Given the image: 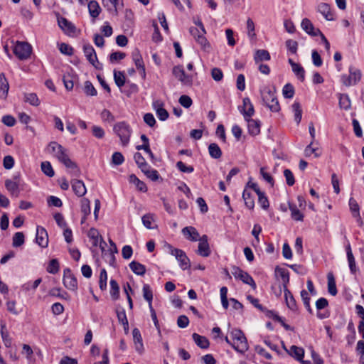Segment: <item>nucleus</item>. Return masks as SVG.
Masks as SVG:
<instances>
[{
  "instance_id": "1",
  "label": "nucleus",
  "mask_w": 364,
  "mask_h": 364,
  "mask_svg": "<svg viewBox=\"0 0 364 364\" xmlns=\"http://www.w3.org/2000/svg\"><path fill=\"white\" fill-rule=\"evenodd\" d=\"M244 104L249 105V109H243L240 110V112L247 122L248 132L252 136H257L260 133V121L250 119L255 114V109L249 97L244 98Z\"/></svg>"
},
{
  "instance_id": "2",
  "label": "nucleus",
  "mask_w": 364,
  "mask_h": 364,
  "mask_svg": "<svg viewBox=\"0 0 364 364\" xmlns=\"http://www.w3.org/2000/svg\"><path fill=\"white\" fill-rule=\"evenodd\" d=\"M276 89L264 87L260 91L263 105L268 107L273 112H278L280 110V105L278 99L275 95Z\"/></svg>"
},
{
  "instance_id": "3",
  "label": "nucleus",
  "mask_w": 364,
  "mask_h": 364,
  "mask_svg": "<svg viewBox=\"0 0 364 364\" xmlns=\"http://www.w3.org/2000/svg\"><path fill=\"white\" fill-rule=\"evenodd\" d=\"M232 341V348L238 353H244L248 348V343L244 333L239 328H233L230 331Z\"/></svg>"
},
{
  "instance_id": "4",
  "label": "nucleus",
  "mask_w": 364,
  "mask_h": 364,
  "mask_svg": "<svg viewBox=\"0 0 364 364\" xmlns=\"http://www.w3.org/2000/svg\"><path fill=\"white\" fill-rule=\"evenodd\" d=\"M114 132L119 137L123 146H127L132 132L131 127L126 122H119L114 125Z\"/></svg>"
},
{
  "instance_id": "5",
  "label": "nucleus",
  "mask_w": 364,
  "mask_h": 364,
  "mask_svg": "<svg viewBox=\"0 0 364 364\" xmlns=\"http://www.w3.org/2000/svg\"><path fill=\"white\" fill-rule=\"evenodd\" d=\"M57 159L62 163L66 168L70 169V173L74 176H79L80 170L77 164L73 161L68 154V150L65 147L61 154L58 156Z\"/></svg>"
},
{
  "instance_id": "6",
  "label": "nucleus",
  "mask_w": 364,
  "mask_h": 364,
  "mask_svg": "<svg viewBox=\"0 0 364 364\" xmlns=\"http://www.w3.org/2000/svg\"><path fill=\"white\" fill-rule=\"evenodd\" d=\"M231 272L236 279L241 280L244 284L250 285L252 289H256L257 284L252 277L248 272L237 266L232 267Z\"/></svg>"
},
{
  "instance_id": "7",
  "label": "nucleus",
  "mask_w": 364,
  "mask_h": 364,
  "mask_svg": "<svg viewBox=\"0 0 364 364\" xmlns=\"http://www.w3.org/2000/svg\"><path fill=\"white\" fill-rule=\"evenodd\" d=\"M168 247L170 250V254L176 257L180 267L183 270L188 269L191 267L190 259L183 250L174 248L171 245H168Z\"/></svg>"
},
{
  "instance_id": "8",
  "label": "nucleus",
  "mask_w": 364,
  "mask_h": 364,
  "mask_svg": "<svg viewBox=\"0 0 364 364\" xmlns=\"http://www.w3.org/2000/svg\"><path fill=\"white\" fill-rule=\"evenodd\" d=\"M31 49L28 43L18 41L14 46V53L19 60H26L30 57Z\"/></svg>"
},
{
  "instance_id": "9",
  "label": "nucleus",
  "mask_w": 364,
  "mask_h": 364,
  "mask_svg": "<svg viewBox=\"0 0 364 364\" xmlns=\"http://www.w3.org/2000/svg\"><path fill=\"white\" fill-rule=\"evenodd\" d=\"M349 76L343 75L341 77V81L343 84L348 87L356 85L360 80L362 75L359 69L352 66L349 68Z\"/></svg>"
},
{
  "instance_id": "10",
  "label": "nucleus",
  "mask_w": 364,
  "mask_h": 364,
  "mask_svg": "<svg viewBox=\"0 0 364 364\" xmlns=\"http://www.w3.org/2000/svg\"><path fill=\"white\" fill-rule=\"evenodd\" d=\"M63 283L65 288L72 291L77 290V280L70 268L63 271Z\"/></svg>"
},
{
  "instance_id": "11",
  "label": "nucleus",
  "mask_w": 364,
  "mask_h": 364,
  "mask_svg": "<svg viewBox=\"0 0 364 364\" xmlns=\"http://www.w3.org/2000/svg\"><path fill=\"white\" fill-rule=\"evenodd\" d=\"M83 52L87 60L90 64H92L96 69H102V65L97 60V54L92 46L90 44L84 45Z\"/></svg>"
},
{
  "instance_id": "12",
  "label": "nucleus",
  "mask_w": 364,
  "mask_h": 364,
  "mask_svg": "<svg viewBox=\"0 0 364 364\" xmlns=\"http://www.w3.org/2000/svg\"><path fill=\"white\" fill-rule=\"evenodd\" d=\"M102 6L114 16L118 15V11L124 7L123 0H102Z\"/></svg>"
},
{
  "instance_id": "13",
  "label": "nucleus",
  "mask_w": 364,
  "mask_h": 364,
  "mask_svg": "<svg viewBox=\"0 0 364 364\" xmlns=\"http://www.w3.org/2000/svg\"><path fill=\"white\" fill-rule=\"evenodd\" d=\"M198 247L196 253L203 257H208L211 254V250L208 243V237L206 235H203L200 237L198 240Z\"/></svg>"
},
{
  "instance_id": "14",
  "label": "nucleus",
  "mask_w": 364,
  "mask_h": 364,
  "mask_svg": "<svg viewBox=\"0 0 364 364\" xmlns=\"http://www.w3.org/2000/svg\"><path fill=\"white\" fill-rule=\"evenodd\" d=\"M58 23L59 27L65 32L67 35H73L75 33L76 27L75 25L69 21L66 18L60 16L58 15Z\"/></svg>"
},
{
  "instance_id": "15",
  "label": "nucleus",
  "mask_w": 364,
  "mask_h": 364,
  "mask_svg": "<svg viewBox=\"0 0 364 364\" xmlns=\"http://www.w3.org/2000/svg\"><path fill=\"white\" fill-rule=\"evenodd\" d=\"M36 242L41 247H46L48 245V236L46 230L41 227L37 226Z\"/></svg>"
},
{
  "instance_id": "16",
  "label": "nucleus",
  "mask_w": 364,
  "mask_h": 364,
  "mask_svg": "<svg viewBox=\"0 0 364 364\" xmlns=\"http://www.w3.org/2000/svg\"><path fill=\"white\" fill-rule=\"evenodd\" d=\"M182 234L186 240L191 242H196L200 239L198 231L193 226H186L181 230Z\"/></svg>"
},
{
  "instance_id": "17",
  "label": "nucleus",
  "mask_w": 364,
  "mask_h": 364,
  "mask_svg": "<svg viewBox=\"0 0 364 364\" xmlns=\"http://www.w3.org/2000/svg\"><path fill=\"white\" fill-rule=\"evenodd\" d=\"M132 336L135 350L139 354H141L144 352V348L140 331L137 328H134L132 330Z\"/></svg>"
},
{
  "instance_id": "18",
  "label": "nucleus",
  "mask_w": 364,
  "mask_h": 364,
  "mask_svg": "<svg viewBox=\"0 0 364 364\" xmlns=\"http://www.w3.org/2000/svg\"><path fill=\"white\" fill-rule=\"evenodd\" d=\"M301 28L311 36H318L321 33L318 28H315L313 23L309 18H304L301 23Z\"/></svg>"
},
{
  "instance_id": "19",
  "label": "nucleus",
  "mask_w": 364,
  "mask_h": 364,
  "mask_svg": "<svg viewBox=\"0 0 364 364\" xmlns=\"http://www.w3.org/2000/svg\"><path fill=\"white\" fill-rule=\"evenodd\" d=\"M132 58L138 70H143V78L146 77V70L142 56L138 48H135L132 53Z\"/></svg>"
},
{
  "instance_id": "20",
  "label": "nucleus",
  "mask_w": 364,
  "mask_h": 364,
  "mask_svg": "<svg viewBox=\"0 0 364 364\" xmlns=\"http://www.w3.org/2000/svg\"><path fill=\"white\" fill-rule=\"evenodd\" d=\"M71 185L76 196L82 197L85 195L87 189L82 181L78 179L72 180Z\"/></svg>"
},
{
  "instance_id": "21",
  "label": "nucleus",
  "mask_w": 364,
  "mask_h": 364,
  "mask_svg": "<svg viewBox=\"0 0 364 364\" xmlns=\"http://www.w3.org/2000/svg\"><path fill=\"white\" fill-rule=\"evenodd\" d=\"M317 11L323 15L327 21H333L334 15L331 11L330 5L326 3H320L318 5Z\"/></svg>"
},
{
  "instance_id": "22",
  "label": "nucleus",
  "mask_w": 364,
  "mask_h": 364,
  "mask_svg": "<svg viewBox=\"0 0 364 364\" xmlns=\"http://www.w3.org/2000/svg\"><path fill=\"white\" fill-rule=\"evenodd\" d=\"M275 274L277 277H279L282 282L283 289L287 287L289 283V272L285 268L279 267V266L275 268Z\"/></svg>"
},
{
  "instance_id": "23",
  "label": "nucleus",
  "mask_w": 364,
  "mask_h": 364,
  "mask_svg": "<svg viewBox=\"0 0 364 364\" xmlns=\"http://www.w3.org/2000/svg\"><path fill=\"white\" fill-rule=\"evenodd\" d=\"M284 293V299L287 304V306L289 309L293 311H296L298 310L296 301L291 294V292L289 290L288 288L283 289Z\"/></svg>"
},
{
  "instance_id": "24",
  "label": "nucleus",
  "mask_w": 364,
  "mask_h": 364,
  "mask_svg": "<svg viewBox=\"0 0 364 364\" xmlns=\"http://www.w3.org/2000/svg\"><path fill=\"white\" fill-rule=\"evenodd\" d=\"M9 90V84L4 73H0V97L6 98Z\"/></svg>"
},
{
  "instance_id": "25",
  "label": "nucleus",
  "mask_w": 364,
  "mask_h": 364,
  "mask_svg": "<svg viewBox=\"0 0 364 364\" xmlns=\"http://www.w3.org/2000/svg\"><path fill=\"white\" fill-rule=\"evenodd\" d=\"M242 198L244 200L245 206L250 210H253L255 208L254 194L245 188L242 193Z\"/></svg>"
},
{
  "instance_id": "26",
  "label": "nucleus",
  "mask_w": 364,
  "mask_h": 364,
  "mask_svg": "<svg viewBox=\"0 0 364 364\" xmlns=\"http://www.w3.org/2000/svg\"><path fill=\"white\" fill-rule=\"evenodd\" d=\"M192 338L196 344L202 349H207L209 347L210 343L208 339L203 336L196 333H193Z\"/></svg>"
},
{
  "instance_id": "27",
  "label": "nucleus",
  "mask_w": 364,
  "mask_h": 364,
  "mask_svg": "<svg viewBox=\"0 0 364 364\" xmlns=\"http://www.w3.org/2000/svg\"><path fill=\"white\" fill-rule=\"evenodd\" d=\"M131 270L136 274L143 276L146 273V267L136 261H132L129 264Z\"/></svg>"
},
{
  "instance_id": "28",
  "label": "nucleus",
  "mask_w": 364,
  "mask_h": 364,
  "mask_svg": "<svg viewBox=\"0 0 364 364\" xmlns=\"http://www.w3.org/2000/svg\"><path fill=\"white\" fill-rule=\"evenodd\" d=\"M88 10L90 16L93 18L98 17L101 12V8L97 1L92 0L88 3Z\"/></svg>"
},
{
  "instance_id": "29",
  "label": "nucleus",
  "mask_w": 364,
  "mask_h": 364,
  "mask_svg": "<svg viewBox=\"0 0 364 364\" xmlns=\"http://www.w3.org/2000/svg\"><path fill=\"white\" fill-rule=\"evenodd\" d=\"M19 186L18 181H12L11 179L5 181L6 188L13 195H18L19 193Z\"/></svg>"
},
{
  "instance_id": "30",
  "label": "nucleus",
  "mask_w": 364,
  "mask_h": 364,
  "mask_svg": "<svg viewBox=\"0 0 364 364\" xmlns=\"http://www.w3.org/2000/svg\"><path fill=\"white\" fill-rule=\"evenodd\" d=\"M271 58L269 53L267 50H257L255 52L254 60L256 63L262 61H267Z\"/></svg>"
},
{
  "instance_id": "31",
  "label": "nucleus",
  "mask_w": 364,
  "mask_h": 364,
  "mask_svg": "<svg viewBox=\"0 0 364 364\" xmlns=\"http://www.w3.org/2000/svg\"><path fill=\"white\" fill-rule=\"evenodd\" d=\"M208 153L211 158L218 159L222 156V151L216 143H211L208 146Z\"/></svg>"
},
{
  "instance_id": "32",
  "label": "nucleus",
  "mask_w": 364,
  "mask_h": 364,
  "mask_svg": "<svg viewBox=\"0 0 364 364\" xmlns=\"http://www.w3.org/2000/svg\"><path fill=\"white\" fill-rule=\"evenodd\" d=\"M289 354L297 360H301L304 356V350L296 346H291Z\"/></svg>"
},
{
  "instance_id": "33",
  "label": "nucleus",
  "mask_w": 364,
  "mask_h": 364,
  "mask_svg": "<svg viewBox=\"0 0 364 364\" xmlns=\"http://www.w3.org/2000/svg\"><path fill=\"white\" fill-rule=\"evenodd\" d=\"M129 182L134 183L139 191L144 193L147 191V186L146 183L139 180L136 175L132 174L129 176Z\"/></svg>"
},
{
  "instance_id": "34",
  "label": "nucleus",
  "mask_w": 364,
  "mask_h": 364,
  "mask_svg": "<svg viewBox=\"0 0 364 364\" xmlns=\"http://www.w3.org/2000/svg\"><path fill=\"white\" fill-rule=\"evenodd\" d=\"M1 335L3 342L6 347L9 348L11 346V338L6 328V324L4 322L1 323Z\"/></svg>"
},
{
  "instance_id": "35",
  "label": "nucleus",
  "mask_w": 364,
  "mask_h": 364,
  "mask_svg": "<svg viewBox=\"0 0 364 364\" xmlns=\"http://www.w3.org/2000/svg\"><path fill=\"white\" fill-rule=\"evenodd\" d=\"M328 279V291L330 294L335 296L337 294V289L333 274L330 272L327 275Z\"/></svg>"
},
{
  "instance_id": "36",
  "label": "nucleus",
  "mask_w": 364,
  "mask_h": 364,
  "mask_svg": "<svg viewBox=\"0 0 364 364\" xmlns=\"http://www.w3.org/2000/svg\"><path fill=\"white\" fill-rule=\"evenodd\" d=\"M289 208L291 211V216L293 220L296 221H303L304 215L297 208L296 205L292 203H289Z\"/></svg>"
},
{
  "instance_id": "37",
  "label": "nucleus",
  "mask_w": 364,
  "mask_h": 364,
  "mask_svg": "<svg viewBox=\"0 0 364 364\" xmlns=\"http://www.w3.org/2000/svg\"><path fill=\"white\" fill-rule=\"evenodd\" d=\"M143 296L144 299L149 304V308L152 306V300H153V291L150 286L147 284H144L143 286Z\"/></svg>"
},
{
  "instance_id": "38",
  "label": "nucleus",
  "mask_w": 364,
  "mask_h": 364,
  "mask_svg": "<svg viewBox=\"0 0 364 364\" xmlns=\"http://www.w3.org/2000/svg\"><path fill=\"white\" fill-rule=\"evenodd\" d=\"M87 236L92 240V245L94 247L98 246L100 237H102L101 235H100L98 230L94 228H92L89 230Z\"/></svg>"
},
{
  "instance_id": "39",
  "label": "nucleus",
  "mask_w": 364,
  "mask_h": 364,
  "mask_svg": "<svg viewBox=\"0 0 364 364\" xmlns=\"http://www.w3.org/2000/svg\"><path fill=\"white\" fill-rule=\"evenodd\" d=\"M125 80L126 78L124 72L117 71L115 70H114V80L119 88H121L124 85L126 82Z\"/></svg>"
},
{
  "instance_id": "40",
  "label": "nucleus",
  "mask_w": 364,
  "mask_h": 364,
  "mask_svg": "<svg viewBox=\"0 0 364 364\" xmlns=\"http://www.w3.org/2000/svg\"><path fill=\"white\" fill-rule=\"evenodd\" d=\"M349 208L354 218H360V206L356 200L351 197L349 199Z\"/></svg>"
},
{
  "instance_id": "41",
  "label": "nucleus",
  "mask_w": 364,
  "mask_h": 364,
  "mask_svg": "<svg viewBox=\"0 0 364 364\" xmlns=\"http://www.w3.org/2000/svg\"><path fill=\"white\" fill-rule=\"evenodd\" d=\"M110 284V295L113 300H117L119 296V287L117 282L112 279L109 282Z\"/></svg>"
},
{
  "instance_id": "42",
  "label": "nucleus",
  "mask_w": 364,
  "mask_h": 364,
  "mask_svg": "<svg viewBox=\"0 0 364 364\" xmlns=\"http://www.w3.org/2000/svg\"><path fill=\"white\" fill-rule=\"evenodd\" d=\"M156 105L161 106L162 105L159 104V102H154V106L156 109L157 117L161 121H165L169 116L168 112L163 107H156Z\"/></svg>"
},
{
  "instance_id": "43",
  "label": "nucleus",
  "mask_w": 364,
  "mask_h": 364,
  "mask_svg": "<svg viewBox=\"0 0 364 364\" xmlns=\"http://www.w3.org/2000/svg\"><path fill=\"white\" fill-rule=\"evenodd\" d=\"M338 100L339 106L341 109L348 110L350 108L351 103L349 96L347 94H340Z\"/></svg>"
},
{
  "instance_id": "44",
  "label": "nucleus",
  "mask_w": 364,
  "mask_h": 364,
  "mask_svg": "<svg viewBox=\"0 0 364 364\" xmlns=\"http://www.w3.org/2000/svg\"><path fill=\"white\" fill-rule=\"evenodd\" d=\"M292 110L294 112V120L297 124H299L302 117V109L301 105L298 102H294L292 105Z\"/></svg>"
},
{
  "instance_id": "45",
  "label": "nucleus",
  "mask_w": 364,
  "mask_h": 364,
  "mask_svg": "<svg viewBox=\"0 0 364 364\" xmlns=\"http://www.w3.org/2000/svg\"><path fill=\"white\" fill-rule=\"evenodd\" d=\"M291 69L297 78L301 82H304L305 80V70L304 68L300 64L297 63L296 65H294Z\"/></svg>"
},
{
  "instance_id": "46",
  "label": "nucleus",
  "mask_w": 364,
  "mask_h": 364,
  "mask_svg": "<svg viewBox=\"0 0 364 364\" xmlns=\"http://www.w3.org/2000/svg\"><path fill=\"white\" fill-rule=\"evenodd\" d=\"M295 93L294 87L291 83H287L282 89V95L284 98L291 99Z\"/></svg>"
},
{
  "instance_id": "47",
  "label": "nucleus",
  "mask_w": 364,
  "mask_h": 364,
  "mask_svg": "<svg viewBox=\"0 0 364 364\" xmlns=\"http://www.w3.org/2000/svg\"><path fill=\"white\" fill-rule=\"evenodd\" d=\"M41 171L48 177H53L55 175V171L49 161H43L41 163Z\"/></svg>"
},
{
  "instance_id": "48",
  "label": "nucleus",
  "mask_w": 364,
  "mask_h": 364,
  "mask_svg": "<svg viewBox=\"0 0 364 364\" xmlns=\"http://www.w3.org/2000/svg\"><path fill=\"white\" fill-rule=\"evenodd\" d=\"M41 282V278L37 279L33 282H28L22 285L21 289L25 291H28L31 289L36 290V289L39 286Z\"/></svg>"
},
{
  "instance_id": "49",
  "label": "nucleus",
  "mask_w": 364,
  "mask_h": 364,
  "mask_svg": "<svg viewBox=\"0 0 364 364\" xmlns=\"http://www.w3.org/2000/svg\"><path fill=\"white\" fill-rule=\"evenodd\" d=\"M301 299L303 301V303H304V305L305 306V308L306 309V310L310 313V314H312L313 313V310L310 306V297L309 296V294L308 292L305 290V289H303L301 291Z\"/></svg>"
},
{
  "instance_id": "50",
  "label": "nucleus",
  "mask_w": 364,
  "mask_h": 364,
  "mask_svg": "<svg viewBox=\"0 0 364 364\" xmlns=\"http://www.w3.org/2000/svg\"><path fill=\"white\" fill-rule=\"evenodd\" d=\"M24 235L21 232H18L14 234L13 236V242L12 245L14 247H18L21 246L24 243Z\"/></svg>"
},
{
  "instance_id": "51",
  "label": "nucleus",
  "mask_w": 364,
  "mask_h": 364,
  "mask_svg": "<svg viewBox=\"0 0 364 364\" xmlns=\"http://www.w3.org/2000/svg\"><path fill=\"white\" fill-rule=\"evenodd\" d=\"M107 274L105 269H102L100 271V279H99V287L102 291H104L107 289Z\"/></svg>"
},
{
  "instance_id": "52",
  "label": "nucleus",
  "mask_w": 364,
  "mask_h": 364,
  "mask_svg": "<svg viewBox=\"0 0 364 364\" xmlns=\"http://www.w3.org/2000/svg\"><path fill=\"white\" fill-rule=\"evenodd\" d=\"M25 101L33 106H38L40 100L36 93L25 94Z\"/></svg>"
},
{
  "instance_id": "53",
  "label": "nucleus",
  "mask_w": 364,
  "mask_h": 364,
  "mask_svg": "<svg viewBox=\"0 0 364 364\" xmlns=\"http://www.w3.org/2000/svg\"><path fill=\"white\" fill-rule=\"evenodd\" d=\"M84 92L87 96H96L97 94V92L92 83L89 80H87L85 82Z\"/></svg>"
},
{
  "instance_id": "54",
  "label": "nucleus",
  "mask_w": 364,
  "mask_h": 364,
  "mask_svg": "<svg viewBox=\"0 0 364 364\" xmlns=\"http://www.w3.org/2000/svg\"><path fill=\"white\" fill-rule=\"evenodd\" d=\"M181 77L178 78V81L181 82L183 85L191 86L193 85V77L191 75L186 73L185 70L182 72Z\"/></svg>"
},
{
  "instance_id": "55",
  "label": "nucleus",
  "mask_w": 364,
  "mask_h": 364,
  "mask_svg": "<svg viewBox=\"0 0 364 364\" xmlns=\"http://www.w3.org/2000/svg\"><path fill=\"white\" fill-rule=\"evenodd\" d=\"M59 271V262L57 259H52L48 265L47 272L55 274Z\"/></svg>"
},
{
  "instance_id": "56",
  "label": "nucleus",
  "mask_w": 364,
  "mask_h": 364,
  "mask_svg": "<svg viewBox=\"0 0 364 364\" xmlns=\"http://www.w3.org/2000/svg\"><path fill=\"white\" fill-rule=\"evenodd\" d=\"M258 203L264 210H267L269 206V203L267 197L266 196L264 192H261L258 195Z\"/></svg>"
},
{
  "instance_id": "57",
  "label": "nucleus",
  "mask_w": 364,
  "mask_h": 364,
  "mask_svg": "<svg viewBox=\"0 0 364 364\" xmlns=\"http://www.w3.org/2000/svg\"><path fill=\"white\" fill-rule=\"evenodd\" d=\"M313 141H311L304 150V154L306 157L310 156L311 154H314L315 157H318L321 155V152H318V148L312 147Z\"/></svg>"
},
{
  "instance_id": "58",
  "label": "nucleus",
  "mask_w": 364,
  "mask_h": 364,
  "mask_svg": "<svg viewBox=\"0 0 364 364\" xmlns=\"http://www.w3.org/2000/svg\"><path fill=\"white\" fill-rule=\"evenodd\" d=\"M92 133L95 138L99 139H103L105 135V130L101 127L97 125L92 127Z\"/></svg>"
},
{
  "instance_id": "59",
  "label": "nucleus",
  "mask_w": 364,
  "mask_h": 364,
  "mask_svg": "<svg viewBox=\"0 0 364 364\" xmlns=\"http://www.w3.org/2000/svg\"><path fill=\"white\" fill-rule=\"evenodd\" d=\"M205 34L203 31H201V35L198 36V38H196V41L197 43L201 46V48L203 50H206L207 48H210V43H208V40L205 37Z\"/></svg>"
},
{
  "instance_id": "60",
  "label": "nucleus",
  "mask_w": 364,
  "mask_h": 364,
  "mask_svg": "<svg viewBox=\"0 0 364 364\" xmlns=\"http://www.w3.org/2000/svg\"><path fill=\"white\" fill-rule=\"evenodd\" d=\"M143 225L148 229H153L151 223L154 221V215L151 213L145 214L141 218Z\"/></svg>"
},
{
  "instance_id": "61",
  "label": "nucleus",
  "mask_w": 364,
  "mask_h": 364,
  "mask_svg": "<svg viewBox=\"0 0 364 364\" xmlns=\"http://www.w3.org/2000/svg\"><path fill=\"white\" fill-rule=\"evenodd\" d=\"M81 212L85 215L90 214V202L87 198H83L81 200Z\"/></svg>"
},
{
  "instance_id": "62",
  "label": "nucleus",
  "mask_w": 364,
  "mask_h": 364,
  "mask_svg": "<svg viewBox=\"0 0 364 364\" xmlns=\"http://www.w3.org/2000/svg\"><path fill=\"white\" fill-rule=\"evenodd\" d=\"M284 176L285 177L287 184L289 186H292L295 183V179L291 171L288 168L284 169Z\"/></svg>"
},
{
  "instance_id": "63",
  "label": "nucleus",
  "mask_w": 364,
  "mask_h": 364,
  "mask_svg": "<svg viewBox=\"0 0 364 364\" xmlns=\"http://www.w3.org/2000/svg\"><path fill=\"white\" fill-rule=\"evenodd\" d=\"M176 168L183 173H192L194 171V168L192 166H186L183 162L182 161H178L176 163Z\"/></svg>"
},
{
  "instance_id": "64",
  "label": "nucleus",
  "mask_w": 364,
  "mask_h": 364,
  "mask_svg": "<svg viewBox=\"0 0 364 364\" xmlns=\"http://www.w3.org/2000/svg\"><path fill=\"white\" fill-rule=\"evenodd\" d=\"M59 50L61 53L70 56L73 54V48L65 43H61L59 45Z\"/></svg>"
}]
</instances>
